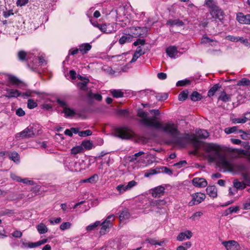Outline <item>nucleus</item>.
Instances as JSON below:
<instances>
[{
	"mask_svg": "<svg viewBox=\"0 0 250 250\" xmlns=\"http://www.w3.org/2000/svg\"><path fill=\"white\" fill-rule=\"evenodd\" d=\"M208 153V157L209 161L214 162L223 169L224 172H235L237 167L232 161L229 159L226 153L222 151L221 147L215 144H208L205 147Z\"/></svg>",
	"mask_w": 250,
	"mask_h": 250,
	"instance_id": "obj_1",
	"label": "nucleus"
},
{
	"mask_svg": "<svg viewBox=\"0 0 250 250\" xmlns=\"http://www.w3.org/2000/svg\"><path fill=\"white\" fill-rule=\"evenodd\" d=\"M137 115L141 118V123L146 126L160 129L173 137H177L179 134L177 125L172 122L162 124L155 117L148 118L147 113L142 110L138 111Z\"/></svg>",
	"mask_w": 250,
	"mask_h": 250,
	"instance_id": "obj_2",
	"label": "nucleus"
},
{
	"mask_svg": "<svg viewBox=\"0 0 250 250\" xmlns=\"http://www.w3.org/2000/svg\"><path fill=\"white\" fill-rule=\"evenodd\" d=\"M116 136L122 139H128L133 136V132L127 127L117 129L115 132Z\"/></svg>",
	"mask_w": 250,
	"mask_h": 250,
	"instance_id": "obj_3",
	"label": "nucleus"
},
{
	"mask_svg": "<svg viewBox=\"0 0 250 250\" xmlns=\"http://www.w3.org/2000/svg\"><path fill=\"white\" fill-rule=\"evenodd\" d=\"M36 136V129L31 126L26 127L21 132L16 134L17 138H29Z\"/></svg>",
	"mask_w": 250,
	"mask_h": 250,
	"instance_id": "obj_4",
	"label": "nucleus"
},
{
	"mask_svg": "<svg viewBox=\"0 0 250 250\" xmlns=\"http://www.w3.org/2000/svg\"><path fill=\"white\" fill-rule=\"evenodd\" d=\"M183 141H185L187 143H191L196 146L199 143L198 138L195 135L188 133H185L182 136L177 139V142L179 144L181 143Z\"/></svg>",
	"mask_w": 250,
	"mask_h": 250,
	"instance_id": "obj_5",
	"label": "nucleus"
},
{
	"mask_svg": "<svg viewBox=\"0 0 250 250\" xmlns=\"http://www.w3.org/2000/svg\"><path fill=\"white\" fill-rule=\"evenodd\" d=\"M191 196L192 197V199L188 203L189 206L198 205L203 201L206 198V195L201 192L193 193L191 195Z\"/></svg>",
	"mask_w": 250,
	"mask_h": 250,
	"instance_id": "obj_6",
	"label": "nucleus"
},
{
	"mask_svg": "<svg viewBox=\"0 0 250 250\" xmlns=\"http://www.w3.org/2000/svg\"><path fill=\"white\" fill-rule=\"evenodd\" d=\"M222 244L226 248L227 250H240V246L238 243L234 240L224 241Z\"/></svg>",
	"mask_w": 250,
	"mask_h": 250,
	"instance_id": "obj_7",
	"label": "nucleus"
},
{
	"mask_svg": "<svg viewBox=\"0 0 250 250\" xmlns=\"http://www.w3.org/2000/svg\"><path fill=\"white\" fill-rule=\"evenodd\" d=\"M165 188L162 186H158L151 190L152 196L154 198H159L163 195Z\"/></svg>",
	"mask_w": 250,
	"mask_h": 250,
	"instance_id": "obj_8",
	"label": "nucleus"
},
{
	"mask_svg": "<svg viewBox=\"0 0 250 250\" xmlns=\"http://www.w3.org/2000/svg\"><path fill=\"white\" fill-rule=\"evenodd\" d=\"M10 177L14 181L18 182H22L24 184L29 185H33L34 183L33 181L29 180L28 178L22 179L21 177L17 176L13 173L10 174Z\"/></svg>",
	"mask_w": 250,
	"mask_h": 250,
	"instance_id": "obj_9",
	"label": "nucleus"
},
{
	"mask_svg": "<svg viewBox=\"0 0 250 250\" xmlns=\"http://www.w3.org/2000/svg\"><path fill=\"white\" fill-rule=\"evenodd\" d=\"M99 29L105 34H110L115 31L114 25L110 23L101 24Z\"/></svg>",
	"mask_w": 250,
	"mask_h": 250,
	"instance_id": "obj_10",
	"label": "nucleus"
},
{
	"mask_svg": "<svg viewBox=\"0 0 250 250\" xmlns=\"http://www.w3.org/2000/svg\"><path fill=\"white\" fill-rule=\"evenodd\" d=\"M237 20L240 23L250 24V14L244 15L242 13H239L237 15Z\"/></svg>",
	"mask_w": 250,
	"mask_h": 250,
	"instance_id": "obj_11",
	"label": "nucleus"
},
{
	"mask_svg": "<svg viewBox=\"0 0 250 250\" xmlns=\"http://www.w3.org/2000/svg\"><path fill=\"white\" fill-rule=\"evenodd\" d=\"M192 182L194 186L198 188H204L208 185L207 181L203 178H194Z\"/></svg>",
	"mask_w": 250,
	"mask_h": 250,
	"instance_id": "obj_12",
	"label": "nucleus"
},
{
	"mask_svg": "<svg viewBox=\"0 0 250 250\" xmlns=\"http://www.w3.org/2000/svg\"><path fill=\"white\" fill-rule=\"evenodd\" d=\"M210 14L212 16L213 18L218 19L219 21H222L224 18V12L218 7L214 9L213 10L210 11Z\"/></svg>",
	"mask_w": 250,
	"mask_h": 250,
	"instance_id": "obj_13",
	"label": "nucleus"
},
{
	"mask_svg": "<svg viewBox=\"0 0 250 250\" xmlns=\"http://www.w3.org/2000/svg\"><path fill=\"white\" fill-rule=\"evenodd\" d=\"M192 236V233L191 231L187 230L184 232H180L177 236V240L179 241H183L186 239H189Z\"/></svg>",
	"mask_w": 250,
	"mask_h": 250,
	"instance_id": "obj_14",
	"label": "nucleus"
},
{
	"mask_svg": "<svg viewBox=\"0 0 250 250\" xmlns=\"http://www.w3.org/2000/svg\"><path fill=\"white\" fill-rule=\"evenodd\" d=\"M8 81L11 84L15 85H20L22 82L18 78L11 74H6Z\"/></svg>",
	"mask_w": 250,
	"mask_h": 250,
	"instance_id": "obj_15",
	"label": "nucleus"
},
{
	"mask_svg": "<svg viewBox=\"0 0 250 250\" xmlns=\"http://www.w3.org/2000/svg\"><path fill=\"white\" fill-rule=\"evenodd\" d=\"M201 43H209L212 46H215L218 43L216 40L210 39L207 35H204L201 41Z\"/></svg>",
	"mask_w": 250,
	"mask_h": 250,
	"instance_id": "obj_16",
	"label": "nucleus"
},
{
	"mask_svg": "<svg viewBox=\"0 0 250 250\" xmlns=\"http://www.w3.org/2000/svg\"><path fill=\"white\" fill-rule=\"evenodd\" d=\"M79 79L82 81V82L78 83L77 85L78 87L82 90H87V84L89 83V80L85 78L83 79V77L81 76H80Z\"/></svg>",
	"mask_w": 250,
	"mask_h": 250,
	"instance_id": "obj_17",
	"label": "nucleus"
},
{
	"mask_svg": "<svg viewBox=\"0 0 250 250\" xmlns=\"http://www.w3.org/2000/svg\"><path fill=\"white\" fill-rule=\"evenodd\" d=\"M20 95L21 93L19 91L16 89H8L6 90V94L5 96L6 97L10 98H16L20 96Z\"/></svg>",
	"mask_w": 250,
	"mask_h": 250,
	"instance_id": "obj_18",
	"label": "nucleus"
},
{
	"mask_svg": "<svg viewBox=\"0 0 250 250\" xmlns=\"http://www.w3.org/2000/svg\"><path fill=\"white\" fill-rule=\"evenodd\" d=\"M208 194L211 197L215 198L217 197V189L214 186H208L206 188Z\"/></svg>",
	"mask_w": 250,
	"mask_h": 250,
	"instance_id": "obj_19",
	"label": "nucleus"
},
{
	"mask_svg": "<svg viewBox=\"0 0 250 250\" xmlns=\"http://www.w3.org/2000/svg\"><path fill=\"white\" fill-rule=\"evenodd\" d=\"M231 95L227 94L225 91L221 92L218 100L222 101L223 102H228L231 101Z\"/></svg>",
	"mask_w": 250,
	"mask_h": 250,
	"instance_id": "obj_20",
	"label": "nucleus"
},
{
	"mask_svg": "<svg viewBox=\"0 0 250 250\" xmlns=\"http://www.w3.org/2000/svg\"><path fill=\"white\" fill-rule=\"evenodd\" d=\"M166 52L170 58H174L178 53V50L175 46H172L167 48Z\"/></svg>",
	"mask_w": 250,
	"mask_h": 250,
	"instance_id": "obj_21",
	"label": "nucleus"
},
{
	"mask_svg": "<svg viewBox=\"0 0 250 250\" xmlns=\"http://www.w3.org/2000/svg\"><path fill=\"white\" fill-rule=\"evenodd\" d=\"M133 36L130 34H126L123 36L119 40L120 44H124L126 42H131L133 39Z\"/></svg>",
	"mask_w": 250,
	"mask_h": 250,
	"instance_id": "obj_22",
	"label": "nucleus"
},
{
	"mask_svg": "<svg viewBox=\"0 0 250 250\" xmlns=\"http://www.w3.org/2000/svg\"><path fill=\"white\" fill-rule=\"evenodd\" d=\"M167 24L168 25H169L170 26H173L174 25H177L178 26H182L184 25V22L179 20V19H176V20H169L167 21Z\"/></svg>",
	"mask_w": 250,
	"mask_h": 250,
	"instance_id": "obj_23",
	"label": "nucleus"
},
{
	"mask_svg": "<svg viewBox=\"0 0 250 250\" xmlns=\"http://www.w3.org/2000/svg\"><path fill=\"white\" fill-rule=\"evenodd\" d=\"M81 146H83V149L86 150H90L94 147L93 143L90 140L83 141Z\"/></svg>",
	"mask_w": 250,
	"mask_h": 250,
	"instance_id": "obj_24",
	"label": "nucleus"
},
{
	"mask_svg": "<svg viewBox=\"0 0 250 250\" xmlns=\"http://www.w3.org/2000/svg\"><path fill=\"white\" fill-rule=\"evenodd\" d=\"M37 229L40 234H44L48 231L46 226L42 223H40L37 226Z\"/></svg>",
	"mask_w": 250,
	"mask_h": 250,
	"instance_id": "obj_25",
	"label": "nucleus"
},
{
	"mask_svg": "<svg viewBox=\"0 0 250 250\" xmlns=\"http://www.w3.org/2000/svg\"><path fill=\"white\" fill-rule=\"evenodd\" d=\"M100 225L102 226L100 230V233L101 235L105 234L106 232L108 231L109 228L111 227V226L104 222L101 223Z\"/></svg>",
	"mask_w": 250,
	"mask_h": 250,
	"instance_id": "obj_26",
	"label": "nucleus"
},
{
	"mask_svg": "<svg viewBox=\"0 0 250 250\" xmlns=\"http://www.w3.org/2000/svg\"><path fill=\"white\" fill-rule=\"evenodd\" d=\"M91 48V45L88 43L82 44L79 47V50L82 54H86L87 51L90 50Z\"/></svg>",
	"mask_w": 250,
	"mask_h": 250,
	"instance_id": "obj_27",
	"label": "nucleus"
},
{
	"mask_svg": "<svg viewBox=\"0 0 250 250\" xmlns=\"http://www.w3.org/2000/svg\"><path fill=\"white\" fill-rule=\"evenodd\" d=\"M234 188L237 190L238 189H243L246 188V185L244 182L238 181L237 179H235L233 182Z\"/></svg>",
	"mask_w": 250,
	"mask_h": 250,
	"instance_id": "obj_28",
	"label": "nucleus"
},
{
	"mask_svg": "<svg viewBox=\"0 0 250 250\" xmlns=\"http://www.w3.org/2000/svg\"><path fill=\"white\" fill-rule=\"evenodd\" d=\"M221 87L219 84L214 85L208 91V96L209 97L213 96L215 93Z\"/></svg>",
	"mask_w": 250,
	"mask_h": 250,
	"instance_id": "obj_29",
	"label": "nucleus"
},
{
	"mask_svg": "<svg viewBox=\"0 0 250 250\" xmlns=\"http://www.w3.org/2000/svg\"><path fill=\"white\" fill-rule=\"evenodd\" d=\"M196 133L197 137L201 139H206L209 136L208 132L204 129H200Z\"/></svg>",
	"mask_w": 250,
	"mask_h": 250,
	"instance_id": "obj_30",
	"label": "nucleus"
},
{
	"mask_svg": "<svg viewBox=\"0 0 250 250\" xmlns=\"http://www.w3.org/2000/svg\"><path fill=\"white\" fill-rule=\"evenodd\" d=\"M130 217V214L126 209H124L120 214L119 218L121 221L125 219H127Z\"/></svg>",
	"mask_w": 250,
	"mask_h": 250,
	"instance_id": "obj_31",
	"label": "nucleus"
},
{
	"mask_svg": "<svg viewBox=\"0 0 250 250\" xmlns=\"http://www.w3.org/2000/svg\"><path fill=\"white\" fill-rule=\"evenodd\" d=\"M83 151V146H77L75 147H73L71 149V153L73 155H76L79 153H82Z\"/></svg>",
	"mask_w": 250,
	"mask_h": 250,
	"instance_id": "obj_32",
	"label": "nucleus"
},
{
	"mask_svg": "<svg viewBox=\"0 0 250 250\" xmlns=\"http://www.w3.org/2000/svg\"><path fill=\"white\" fill-rule=\"evenodd\" d=\"M205 4L211 9L210 10H213L218 7L216 2L213 0H206Z\"/></svg>",
	"mask_w": 250,
	"mask_h": 250,
	"instance_id": "obj_33",
	"label": "nucleus"
},
{
	"mask_svg": "<svg viewBox=\"0 0 250 250\" xmlns=\"http://www.w3.org/2000/svg\"><path fill=\"white\" fill-rule=\"evenodd\" d=\"M112 95L115 98H121L124 96V92L121 90L112 89L110 90Z\"/></svg>",
	"mask_w": 250,
	"mask_h": 250,
	"instance_id": "obj_34",
	"label": "nucleus"
},
{
	"mask_svg": "<svg viewBox=\"0 0 250 250\" xmlns=\"http://www.w3.org/2000/svg\"><path fill=\"white\" fill-rule=\"evenodd\" d=\"M250 151L245 150L244 149H236L233 151V152L237 154L238 156L240 157L245 156L247 157L248 154Z\"/></svg>",
	"mask_w": 250,
	"mask_h": 250,
	"instance_id": "obj_35",
	"label": "nucleus"
},
{
	"mask_svg": "<svg viewBox=\"0 0 250 250\" xmlns=\"http://www.w3.org/2000/svg\"><path fill=\"white\" fill-rule=\"evenodd\" d=\"M63 112L66 117L73 116L75 114V112L73 109H71L68 107H65L64 109H63Z\"/></svg>",
	"mask_w": 250,
	"mask_h": 250,
	"instance_id": "obj_36",
	"label": "nucleus"
},
{
	"mask_svg": "<svg viewBox=\"0 0 250 250\" xmlns=\"http://www.w3.org/2000/svg\"><path fill=\"white\" fill-rule=\"evenodd\" d=\"M190 99L194 102L197 101L201 99V96L198 92L194 91L190 95Z\"/></svg>",
	"mask_w": 250,
	"mask_h": 250,
	"instance_id": "obj_37",
	"label": "nucleus"
},
{
	"mask_svg": "<svg viewBox=\"0 0 250 250\" xmlns=\"http://www.w3.org/2000/svg\"><path fill=\"white\" fill-rule=\"evenodd\" d=\"M161 172V171L158 169V170L157 169H150L148 170L145 173V177H149L151 175L157 174Z\"/></svg>",
	"mask_w": 250,
	"mask_h": 250,
	"instance_id": "obj_38",
	"label": "nucleus"
},
{
	"mask_svg": "<svg viewBox=\"0 0 250 250\" xmlns=\"http://www.w3.org/2000/svg\"><path fill=\"white\" fill-rule=\"evenodd\" d=\"M237 85L238 86H246L250 85V81L247 78H243L238 81Z\"/></svg>",
	"mask_w": 250,
	"mask_h": 250,
	"instance_id": "obj_39",
	"label": "nucleus"
},
{
	"mask_svg": "<svg viewBox=\"0 0 250 250\" xmlns=\"http://www.w3.org/2000/svg\"><path fill=\"white\" fill-rule=\"evenodd\" d=\"M9 158L15 162H18L20 161V156L16 152H12L9 155Z\"/></svg>",
	"mask_w": 250,
	"mask_h": 250,
	"instance_id": "obj_40",
	"label": "nucleus"
},
{
	"mask_svg": "<svg viewBox=\"0 0 250 250\" xmlns=\"http://www.w3.org/2000/svg\"><path fill=\"white\" fill-rule=\"evenodd\" d=\"M188 91H182L178 96V100L180 101H185L188 97Z\"/></svg>",
	"mask_w": 250,
	"mask_h": 250,
	"instance_id": "obj_41",
	"label": "nucleus"
},
{
	"mask_svg": "<svg viewBox=\"0 0 250 250\" xmlns=\"http://www.w3.org/2000/svg\"><path fill=\"white\" fill-rule=\"evenodd\" d=\"M101 224V222L100 221H96L95 223L90 224L88 225L86 227V230L87 231H91L92 230L95 229L96 228H97L98 226H100Z\"/></svg>",
	"mask_w": 250,
	"mask_h": 250,
	"instance_id": "obj_42",
	"label": "nucleus"
},
{
	"mask_svg": "<svg viewBox=\"0 0 250 250\" xmlns=\"http://www.w3.org/2000/svg\"><path fill=\"white\" fill-rule=\"evenodd\" d=\"M21 248L23 249H26V248H33L36 247V245H35V243L33 242H28L25 243L24 242H22Z\"/></svg>",
	"mask_w": 250,
	"mask_h": 250,
	"instance_id": "obj_43",
	"label": "nucleus"
},
{
	"mask_svg": "<svg viewBox=\"0 0 250 250\" xmlns=\"http://www.w3.org/2000/svg\"><path fill=\"white\" fill-rule=\"evenodd\" d=\"M203 214L202 211H197L195 212L190 217V219L192 221L198 220Z\"/></svg>",
	"mask_w": 250,
	"mask_h": 250,
	"instance_id": "obj_44",
	"label": "nucleus"
},
{
	"mask_svg": "<svg viewBox=\"0 0 250 250\" xmlns=\"http://www.w3.org/2000/svg\"><path fill=\"white\" fill-rule=\"evenodd\" d=\"M191 83V82L190 80L188 79H185L184 80L179 81L177 82L176 83V85L177 86H185L186 85L190 84Z\"/></svg>",
	"mask_w": 250,
	"mask_h": 250,
	"instance_id": "obj_45",
	"label": "nucleus"
},
{
	"mask_svg": "<svg viewBox=\"0 0 250 250\" xmlns=\"http://www.w3.org/2000/svg\"><path fill=\"white\" fill-rule=\"evenodd\" d=\"M38 105L36 102H35L33 100L29 99L27 101V107L29 109H33L35 108Z\"/></svg>",
	"mask_w": 250,
	"mask_h": 250,
	"instance_id": "obj_46",
	"label": "nucleus"
},
{
	"mask_svg": "<svg viewBox=\"0 0 250 250\" xmlns=\"http://www.w3.org/2000/svg\"><path fill=\"white\" fill-rule=\"evenodd\" d=\"M92 132L90 130H86L84 131H80L79 132V136L80 137H86L91 135Z\"/></svg>",
	"mask_w": 250,
	"mask_h": 250,
	"instance_id": "obj_47",
	"label": "nucleus"
},
{
	"mask_svg": "<svg viewBox=\"0 0 250 250\" xmlns=\"http://www.w3.org/2000/svg\"><path fill=\"white\" fill-rule=\"evenodd\" d=\"M71 226V224L70 222H66L62 223L60 225V228L61 230H64L65 229H69V228H70Z\"/></svg>",
	"mask_w": 250,
	"mask_h": 250,
	"instance_id": "obj_48",
	"label": "nucleus"
},
{
	"mask_svg": "<svg viewBox=\"0 0 250 250\" xmlns=\"http://www.w3.org/2000/svg\"><path fill=\"white\" fill-rule=\"evenodd\" d=\"M237 126H232L231 127L226 128L224 130V131L226 134H229L230 133L235 132L237 131Z\"/></svg>",
	"mask_w": 250,
	"mask_h": 250,
	"instance_id": "obj_49",
	"label": "nucleus"
},
{
	"mask_svg": "<svg viewBox=\"0 0 250 250\" xmlns=\"http://www.w3.org/2000/svg\"><path fill=\"white\" fill-rule=\"evenodd\" d=\"M158 169H161L162 170L161 172L166 173L169 175H171L173 173L171 170L166 167H162L160 168H158Z\"/></svg>",
	"mask_w": 250,
	"mask_h": 250,
	"instance_id": "obj_50",
	"label": "nucleus"
},
{
	"mask_svg": "<svg viewBox=\"0 0 250 250\" xmlns=\"http://www.w3.org/2000/svg\"><path fill=\"white\" fill-rule=\"evenodd\" d=\"M116 189L120 194H122L125 191L128 190L127 189H126L125 185L123 184L118 185L116 187Z\"/></svg>",
	"mask_w": 250,
	"mask_h": 250,
	"instance_id": "obj_51",
	"label": "nucleus"
},
{
	"mask_svg": "<svg viewBox=\"0 0 250 250\" xmlns=\"http://www.w3.org/2000/svg\"><path fill=\"white\" fill-rule=\"evenodd\" d=\"M88 96L90 98H94L98 101H100L102 99V96L99 94H92L91 93H89L88 94Z\"/></svg>",
	"mask_w": 250,
	"mask_h": 250,
	"instance_id": "obj_52",
	"label": "nucleus"
},
{
	"mask_svg": "<svg viewBox=\"0 0 250 250\" xmlns=\"http://www.w3.org/2000/svg\"><path fill=\"white\" fill-rule=\"evenodd\" d=\"M27 56V53L24 51H20L18 53V58L21 61L25 60Z\"/></svg>",
	"mask_w": 250,
	"mask_h": 250,
	"instance_id": "obj_53",
	"label": "nucleus"
},
{
	"mask_svg": "<svg viewBox=\"0 0 250 250\" xmlns=\"http://www.w3.org/2000/svg\"><path fill=\"white\" fill-rule=\"evenodd\" d=\"M98 175L97 174H94V175L92 176L90 178L84 180L83 181V182H89V183H93L95 182L96 180L98 179Z\"/></svg>",
	"mask_w": 250,
	"mask_h": 250,
	"instance_id": "obj_54",
	"label": "nucleus"
},
{
	"mask_svg": "<svg viewBox=\"0 0 250 250\" xmlns=\"http://www.w3.org/2000/svg\"><path fill=\"white\" fill-rule=\"evenodd\" d=\"M232 121L233 123L236 124H243L246 123V120L244 118H234L232 119Z\"/></svg>",
	"mask_w": 250,
	"mask_h": 250,
	"instance_id": "obj_55",
	"label": "nucleus"
},
{
	"mask_svg": "<svg viewBox=\"0 0 250 250\" xmlns=\"http://www.w3.org/2000/svg\"><path fill=\"white\" fill-rule=\"evenodd\" d=\"M136 185H137L136 182H135L134 180L131 181L129 182L126 185H125L126 189H127V190H130L133 187H135Z\"/></svg>",
	"mask_w": 250,
	"mask_h": 250,
	"instance_id": "obj_56",
	"label": "nucleus"
},
{
	"mask_svg": "<svg viewBox=\"0 0 250 250\" xmlns=\"http://www.w3.org/2000/svg\"><path fill=\"white\" fill-rule=\"evenodd\" d=\"M226 39L229 41L233 42H237L238 40H240L239 37H235L231 35H228L226 37Z\"/></svg>",
	"mask_w": 250,
	"mask_h": 250,
	"instance_id": "obj_57",
	"label": "nucleus"
},
{
	"mask_svg": "<svg viewBox=\"0 0 250 250\" xmlns=\"http://www.w3.org/2000/svg\"><path fill=\"white\" fill-rule=\"evenodd\" d=\"M114 220V216L113 215H109L106 219L104 221L106 224H108L112 226V222Z\"/></svg>",
	"mask_w": 250,
	"mask_h": 250,
	"instance_id": "obj_58",
	"label": "nucleus"
},
{
	"mask_svg": "<svg viewBox=\"0 0 250 250\" xmlns=\"http://www.w3.org/2000/svg\"><path fill=\"white\" fill-rule=\"evenodd\" d=\"M12 235L15 238H21L22 235V233L20 230H16L12 233Z\"/></svg>",
	"mask_w": 250,
	"mask_h": 250,
	"instance_id": "obj_59",
	"label": "nucleus"
},
{
	"mask_svg": "<svg viewBox=\"0 0 250 250\" xmlns=\"http://www.w3.org/2000/svg\"><path fill=\"white\" fill-rule=\"evenodd\" d=\"M28 2V0H18L16 4L18 6H22Z\"/></svg>",
	"mask_w": 250,
	"mask_h": 250,
	"instance_id": "obj_60",
	"label": "nucleus"
},
{
	"mask_svg": "<svg viewBox=\"0 0 250 250\" xmlns=\"http://www.w3.org/2000/svg\"><path fill=\"white\" fill-rule=\"evenodd\" d=\"M146 242L149 243L151 245H157V240L155 239L148 238L146 239Z\"/></svg>",
	"mask_w": 250,
	"mask_h": 250,
	"instance_id": "obj_61",
	"label": "nucleus"
},
{
	"mask_svg": "<svg viewBox=\"0 0 250 250\" xmlns=\"http://www.w3.org/2000/svg\"><path fill=\"white\" fill-rule=\"evenodd\" d=\"M3 16L5 18H7L11 15H13V10H9L7 11H4L3 12Z\"/></svg>",
	"mask_w": 250,
	"mask_h": 250,
	"instance_id": "obj_62",
	"label": "nucleus"
},
{
	"mask_svg": "<svg viewBox=\"0 0 250 250\" xmlns=\"http://www.w3.org/2000/svg\"><path fill=\"white\" fill-rule=\"evenodd\" d=\"M187 164V162L185 160L180 161L178 163H175L174 164L173 166L177 167L178 168H181L184 165Z\"/></svg>",
	"mask_w": 250,
	"mask_h": 250,
	"instance_id": "obj_63",
	"label": "nucleus"
},
{
	"mask_svg": "<svg viewBox=\"0 0 250 250\" xmlns=\"http://www.w3.org/2000/svg\"><path fill=\"white\" fill-rule=\"evenodd\" d=\"M118 114L121 116H127L128 115V111L127 109L119 110L117 112Z\"/></svg>",
	"mask_w": 250,
	"mask_h": 250,
	"instance_id": "obj_64",
	"label": "nucleus"
}]
</instances>
